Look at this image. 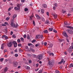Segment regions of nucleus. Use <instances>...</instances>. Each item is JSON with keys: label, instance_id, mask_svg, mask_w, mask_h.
Instances as JSON below:
<instances>
[{"label": "nucleus", "instance_id": "1", "mask_svg": "<svg viewBox=\"0 0 73 73\" xmlns=\"http://www.w3.org/2000/svg\"><path fill=\"white\" fill-rule=\"evenodd\" d=\"M54 64V62L52 60L50 61H48V64L50 66H53Z\"/></svg>", "mask_w": 73, "mask_h": 73}, {"label": "nucleus", "instance_id": "2", "mask_svg": "<svg viewBox=\"0 0 73 73\" xmlns=\"http://www.w3.org/2000/svg\"><path fill=\"white\" fill-rule=\"evenodd\" d=\"M11 26L12 27H15V28H17V27L18 26V25L17 24L16 25L12 21L11 22V23L10 24Z\"/></svg>", "mask_w": 73, "mask_h": 73}, {"label": "nucleus", "instance_id": "3", "mask_svg": "<svg viewBox=\"0 0 73 73\" xmlns=\"http://www.w3.org/2000/svg\"><path fill=\"white\" fill-rule=\"evenodd\" d=\"M12 43H13V42H10L9 43H8L7 44V45L8 47H9L11 48V47H12Z\"/></svg>", "mask_w": 73, "mask_h": 73}, {"label": "nucleus", "instance_id": "4", "mask_svg": "<svg viewBox=\"0 0 73 73\" xmlns=\"http://www.w3.org/2000/svg\"><path fill=\"white\" fill-rule=\"evenodd\" d=\"M37 58L39 60H41V59L42 58V54H40L38 55L37 56Z\"/></svg>", "mask_w": 73, "mask_h": 73}, {"label": "nucleus", "instance_id": "5", "mask_svg": "<svg viewBox=\"0 0 73 73\" xmlns=\"http://www.w3.org/2000/svg\"><path fill=\"white\" fill-rule=\"evenodd\" d=\"M67 31L68 32V33H70V34H72V33H73V31L70 29H67Z\"/></svg>", "mask_w": 73, "mask_h": 73}, {"label": "nucleus", "instance_id": "6", "mask_svg": "<svg viewBox=\"0 0 73 73\" xmlns=\"http://www.w3.org/2000/svg\"><path fill=\"white\" fill-rule=\"evenodd\" d=\"M18 64V63L17 62H15L14 63H13V66L15 68H16L17 66V65Z\"/></svg>", "mask_w": 73, "mask_h": 73}, {"label": "nucleus", "instance_id": "7", "mask_svg": "<svg viewBox=\"0 0 73 73\" xmlns=\"http://www.w3.org/2000/svg\"><path fill=\"white\" fill-rule=\"evenodd\" d=\"M13 43L14 44V47H15V48H16V47H17V42H16L15 41H13Z\"/></svg>", "mask_w": 73, "mask_h": 73}, {"label": "nucleus", "instance_id": "8", "mask_svg": "<svg viewBox=\"0 0 73 73\" xmlns=\"http://www.w3.org/2000/svg\"><path fill=\"white\" fill-rule=\"evenodd\" d=\"M35 16L36 17V19L38 20L41 19V17L38 14H35Z\"/></svg>", "mask_w": 73, "mask_h": 73}, {"label": "nucleus", "instance_id": "9", "mask_svg": "<svg viewBox=\"0 0 73 73\" xmlns=\"http://www.w3.org/2000/svg\"><path fill=\"white\" fill-rule=\"evenodd\" d=\"M42 7L43 8H46L47 7V5L46 4H43L42 5Z\"/></svg>", "mask_w": 73, "mask_h": 73}, {"label": "nucleus", "instance_id": "10", "mask_svg": "<svg viewBox=\"0 0 73 73\" xmlns=\"http://www.w3.org/2000/svg\"><path fill=\"white\" fill-rule=\"evenodd\" d=\"M63 35L64 37H66V38H68V36L66 34V33L65 32L63 33Z\"/></svg>", "mask_w": 73, "mask_h": 73}, {"label": "nucleus", "instance_id": "11", "mask_svg": "<svg viewBox=\"0 0 73 73\" xmlns=\"http://www.w3.org/2000/svg\"><path fill=\"white\" fill-rule=\"evenodd\" d=\"M52 15L53 16L54 19H56L57 17V14L52 13Z\"/></svg>", "mask_w": 73, "mask_h": 73}, {"label": "nucleus", "instance_id": "12", "mask_svg": "<svg viewBox=\"0 0 73 73\" xmlns=\"http://www.w3.org/2000/svg\"><path fill=\"white\" fill-rule=\"evenodd\" d=\"M4 37L6 40H7L8 38V36H6V35H3V36H2V38H4Z\"/></svg>", "mask_w": 73, "mask_h": 73}, {"label": "nucleus", "instance_id": "13", "mask_svg": "<svg viewBox=\"0 0 73 73\" xmlns=\"http://www.w3.org/2000/svg\"><path fill=\"white\" fill-rule=\"evenodd\" d=\"M40 38V35H36V37H35V39L37 40L38 38Z\"/></svg>", "mask_w": 73, "mask_h": 73}, {"label": "nucleus", "instance_id": "14", "mask_svg": "<svg viewBox=\"0 0 73 73\" xmlns=\"http://www.w3.org/2000/svg\"><path fill=\"white\" fill-rule=\"evenodd\" d=\"M64 61V59H62L61 61L59 62L58 63V64H62V62H63V61Z\"/></svg>", "mask_w": 73, "mask_h": 73}, {"label": "nucleus", "instance_id": "15", "mask_svg": "<svg viewBox=\"0 0 73 73\" xmlns=\"http://www.w3.org/2000/svg\"><path fill=\"white\" fill-rule=\"evenodd\" d=\"M28 46H31V47H33L34 46V45L31 43L28 44Z\"/></svg>", "mask_w": 73, "mask_h": 73}, {"label": "nucleus", "instance_id": "16", "mask_svg": "<svg viewBox=\"0 0 73 73\" xmlns=\"http://www.w3.org/2000/svg\"><path fill=\"white\" fill-rule=\"evenodd\" d=\"M69 68H73V64L71 63V64L69 66Z\"/></svg>", "mask_w": 73, "mask_h": 73}, {"label": "nucleus", "instance_id": "17", "mask_svg": "<svg viewBox=\"0 0 73 73\" xmlns=\"http://www.w3.org/2000/svg\"><path fill=\"white\" fill-rule=\"evenodd\" d=\"M64 27H65V25H70L71 24L70 23H64Z\"/></svg>", "mask_w": 73, "mask_h": 73}, {"label": "nucleus", "instance_id": "18", "mask_svg": "<svg viewBox=\"0 0 73 73\" xmlns=\"http://www.w3.org/2000/svg\"><path fill=\"white\" fill-rule=\"evenodd\" d=\"M30 50H31V51H32V52H35V50L33 49V48H32V47H30Z\"/></svg>", "mask_w": 73, "mask_h": 73}, {"label": "nucleus", "instance_id": "19", "mask_svg": "<svg viewBox=\"0 0 73 73\" xmlns=\"http://www.w3.org/2000/svg\"><path fill=\"white\" fill-rule=\"evenodd\" d=\"M8 70V68L7 67H5L4 69V72H6Z\"/></svg>", "mask_w": 73, "mask_h": 73}, {"label": "nucleus", "instance_id": "20", "mask_svg": "<svg viewBox=\"0 0 73 73\" xmlns=\"http://www.w3.org/2000/svg\"><path fill=\"white\" fill-rule=\"evenodd\" d=\"M53 28H49L48 29V30L50 32H52L53 31Z\"/></svg>", "mask_w": 73, "mask_h": 73}, {"label": "nucleus", "instance_id": "21", "mask_svg": "<svg viewBox=\"0 0 73 73\" xmlns=\"http://www.w3.org/2000/svg\"><path fill=\"white\" fill-rule=\"evenodd\" d=\"M44 33H48V31L47 30H45L44 31Z\"/></svg>", "mask_w": 73, "mask_h": 73}, {"label": "nucleus", "instance_id": "22", "mask_svg": "<svg viewBox=\"0 0 73 73\" xmlns=\"http://www.w3.org/2000/svg\"><path fill=\"white\" fill-rule=\"evenodd\" d=\"M16 17V15H13V20H14V19H15V17Z\"/></svg>", "mask_w": 73, "mask_h": 73}, {"label": "nucleus", "instance_id": "23", "mask_svg": "<svg viewBox=\"0 0 73 73\" xmlns=\"http://www.w3.org/2000/svg\"><path fill=\"white\" fill-rule=\"evenodd\" d=\"M1 49H4V45L3 44H1Z\"/></svg>", "mask_w": 73, "mask_h": 73}, {"label": "nucleus", "instance_id": "24", "mask_svg": "<svg viewBox=\"0 0 73 73\" xmlns=\"http://www.w3.org/2000/svg\"><path fill=\"white\" fill-rule=\"evenodd\" d=\"M12 8H13V7H10L8 9V11H10L11 10V9H12Z\"/></svg>", "mask_w": 73, "mask_h": 73}, {"label": "nucleus", "instance_id": "25", "mask_svg": "<svg viewBox=\"0 0 73 73\" xmlns=\"http://www.w3.org/2000/svg\"><path fill=\"white\" fill-rule=\"evenodd\" d=\"M45 23L47 24H48L49 23V20H47L45 22Z\"/></svg>", "mask_w": 73, "mask_h": 73}, {"label": "nucleus", "instance_id": "26", "mask_svg": "<svg viewBox=\"0 0 73 73\" xmlns=\"http://www.w3.org/2000/svg\"><path fill=\"white\" fill-rule=\"evenodd\" d=\"M14 9L15 10H16V11H18V10H19V8H18L17 7H15L14 8Z\"/></svg>", "mask_w": 73, "mask_h": 73}, {"label": "nucleus", "instance_id": "27", "mask_svg": "<svg viewBox=\"0 0 73 73\" xmlns=\"http://www.w3.org/2000/svg\"><path fill=\"white\" fill-rule=\"evenodd\" d=\"M68 51L70 53L71 52H72V50L71 49H68Z\"/></svg>", "mask_w": 73, "mask_h": 73}, {"label": "nucleus", "instance_id": "28", "mask_svg": "<svg viewBox=\"0 0 73 73\" xmlns=\"http://www.w3.org/2000/svg\"><path fill=\"white\" fill-rule=\"evenodd\" d=\"M9 19H10V17H8L6 18V20L7 21H8V20H9Z\"/></svg>", "mask_w": 73, "mask_h": 73}, {"label": "nucleus", "instance_id": "29", "mask_svg": "<svg viewBox=\"0 0 73 73\" xmlns=\"http://www.w3.org/2000/svg\"><path fill=\"white\" fill-rule=\"evenodd\" d=\"M20 39L22 41H24V39L23 37L21 38Z\"/></svg>", "mask_w": 73, "mask_h": 73}, {"label": "nucleus", "instance_id": "30", "mask_svg": "<svg viewBox=\"0 0 73 73\" xmlns=\"http://www.w3.org/2000/svg\"><path fill=\"white\" fill-rule=\"evenodd\" d=\"M52 46H53V44H50L49 46V48H52Z\"/></svg>", "mask_w": 73, "mask_h": 73}, {"label": "nucleus", "instance_id": "31", "mask_svg": "<svg viewBox=\"0 0 73 73\" xmlns=\"http://www.w3.org/2000/svg\"><path fill=\"white\" fill-rule=\"evenodd\" d=\"M41 12H42V13H44V9H42L41 10Z\"/></svg>", "mask_w": 73, "mask_h": 73}, {"label": "nucleus", "instance_id": "32", "mask_svg": "<svg viewBox=\"0 0 73 73\" xmlns=\"http://www.w3.org/2000/svg\"><path fill=\"white\" fill-rule=\"evenodd\" d=\"M40 46V44L39 43H38L37 44L35 45L36 47H37V46Z\"/></svg>", "mask_w": 73, "mask_h": 73}, {"label": "nucleus", "instance_id": "33", "mask_svg": "<svg viewBox=\"0 0 73 73\" xmlns=\"http://www.w3.org/2000/svg\"><path fill=\"white\" fill-rule=\"evenodd\" d=\"M49 55L50 56H54V54L53 53H50Z\"/></svg>", "mask_w": 73, "mask_h": 73}, {"label": "nucleus", "instance_id": "34", "mask_svg": "<svg viewBox=\"0 0 73 73\" xmlns=\"http://www.w3.org/2000/svg\"><path fill=\"white\" fill-rule=\"evenodd\" d=\"M26 69L27 70H29V69H30V67L28 66H27Z\"/></svg>", "mask_w": 73, "mask_h": 73}, {"label": "nucleus", "instance_id": "35", "mask_svg": "<svg viewBox=\"0 0 73 73\" xmlns=\"http://www.w3.org/2000/svg\"><path fill=\"white\" fill-rule=\"evenodd\" d=\"M17 7H18V8H20V4H18L17 5Z\"/></svg>", "mask_w": 73, "mask_h": 73}, {"label": "nucleus", "instance_id": "36", "mask_svg": "<svg viewBox=\"0 0 73 73\" xmlns=\"http://www.w3.org/2000/svg\"><path fill=\"white\" fill-rule=\"evenodd\" d=\"M30 36H29V35H27V38L29 40V39H30Z\"/></svg>", "mask_w": 73, "mask_h": 73}, {"label": "nucleus", "instance_id": "37", "mask_svg": "<svg viewBox=\"0 0 73 73\" xmlns=\"http://www.w3.org/2000/svg\"><path fill=\"white\" fill-rule=\"evenodd\" d=\"M17 42L18 43H19L20 42V40L19 39H18L17 40Z\"/></svg>", "mask_w": 73, "mask_h": 73}, {"label": "nucleus", "instance_id": "38", "mask_svg": "<svg viewBox=\"0 0 73 73\" xmlns=\"http://www.w3.org/2000/svg\"><path fill=\"white\" fill-rule=\"evenodd\" d=\"M55 73H60V72L59 71H58V70H57L55 71Z\"/></svg>", "mask_w": 73, "mask_h": 73}, {"label": "nucleus", "instance_id": "39", "mask_svg": "<svg viewBox=\"0 0 73 73\" xmlns=\"http://www.w3.org/2000/svg\"><path fill=\"white\" fill-rule=\"evenodd\" d=\"M25 12H26V11H28V9L27 8L25 9Z\"/></svg>", "mask_w": 73, "mask_h": 73}, {"label": "nucleus", "instance_id": "40", "mask_svg": "<svg viewBox=\"0 0 73 73\" xmlns=\"http://www.w3.org/2000/svg\"><path fill=\"white\" fill-rule=\"evenodd\" d=\"M62 13H65L66 12V11H64V10H62Z\"/></svg>", "mask_w": 73, "mask_h": 73}, {"label": "nucleus", "instance_id": "41", "mask_svg": "<svg viewBox=\"0 0 73 73\" xmlns=\"http://www.w3.org/2000/svg\"><path fill=\"white\" fill-rule=\"evenodd\" d=\"M12 36V37H13L14 38H16V36L14 35H13Z\"/></svg>", "mask_w": 73, "mask_h": 73}, {"label": "nucleus", "instance_id": "42", "mask_svg": "<svg viewBox=\"0 0 73 73\" xmlns=\"http://www.w3.org/2000/svg\"><path fill=\"white\" fill-rule=\"evenodd\" d=\"M53 32H54L55 33H57V31L55 30H54V29L53 30Z\"/></svg>", "mask_w": 73, "mask_h": 73}, {"label": "nucleus", "instance_id": "43", "mask_svg": "<svg viewBox=\"0 0 73 73\" xmlns=\"http://www.w3.org/2000/svg\"><path fill=\"white\" fill-rule=\"evenodd\" d=\"M38 72H40V73H42V70H40L39 71H38Z\"/></svg>", "mask_w": 73, "mask_h": 73}, {"label": "nucleus", "instance_id": "44", "mask_svg": "<svg viewBox=\"0 0 73 73\" xmlns=\"http://www.w3.org/2000/svg\"><path fill=\"white\" fill-rule=\"evenodd\" d=\"M23 37H24V38H27V35H26V34H25L24 36H23Z\"/></svg>", "mask_w": 73, "mask_h": 73}, {"label": "nucleus", "instance_id": "45", "mask_svg": "<svg viewBox=\"0 0 73 73\" xmlns=\"http://www.w3.org/2000/svg\"><path fill=\"white\" fill-rule=\"evenodd\" d=\"M18 46H21V44L20 43L18 45Z\"/></svg>", "mask_w": 73, "mask_h": 73}, {"label": "nucleus", "instance_id": "46", "mask_svg": "<svg viewBox=\"0 0 73 73\" xmlns=\"http://www.w3.org/2000/svg\"><path fill=\"white\" fill-rule=\"evenodd\" d=\"M15 57H18V54H15Z\"/></svg>", "mask_w": 73, "mask_h": 73}, {"label": "nucleus", "instance_id": "47", "mask_svg": "<svg viewBox=\"0 0 73 73\" xmlns=\"http://www.w3.org/2000/svg\"><path fill=\"white\" fill-rule=\"evenodd\" d=\"M36 41V40H33V41H32V43H34V42H35Z\"/></svg>", "mask_w": 73, "mask_h": 73}, {"label": "nucleus", "instance_id": "48", "mask_svg": "<svg viewBox=\"0 0 73 73\" xmlns=\"http://www.w3.org/2000/svg\"><path fill=\"white\" fill-rule=\"evenodd\" d=\"M1 62H2L3 61V58H2L0 59Z\"/></svg>", "mask_w": 73, "mask_h": 73}, {"label": "nucleus", "instance_id": "49", "mask_svg": "<svg viewBox=\"0 0 73 73\" xmlns=\"http://www.w3.org/2000/svg\"><path fill=\"white\" fill-rule=\"evenodd\" d=\"M5 24H6V25H9V24H8V23L7 22H5Z\"/></svg>", "mask_w": 73, "mask_h": 73}, {"label": "nucleus", "instance_id": "50", "mask_svg": "<svg viewBox=\"0 0 73 73\" xmlns=\"http://www.w3.org/2000/svg\"><path fill=\"white\" fill-rule=\"evenodd\" d=\"M30 20H32V16H31V17H30Z\"/></svg>", "mask_w": 73, "mask_h": 73}, {"label": "nucleus", "instance_id": "51", "mask_svg": "<svg viewBox=\"0 0 73 73\" xmlns=\"http://www.w3.org/2000/svg\"><path fill=\"white\" fill-rule=\"evenodd\" d=\"M42 21H45V19H44V18H42Z\"/></svg>", "mask_w": 73, "mask_h": 73}, {"label": "nucleus", "instance_id": "52", "mask_svg": "<svg viewBox=\"0 0 73 73\" xmlns=\"http://www.w3.org/2000/svg\"><path fill=\"white\" fill-rule=\"evenodd\" d=\"M44 46H46V44H47V43L46 42H44Z\"/></svg>", "mask_w": 73, "mask_h": 73}, {"label": "nucleus", "instance_id": "53", "mask_svg": "<svg viewBox=\"0 0 73 73\" xmlns=\"http://www.w3.org/2000/svg\"><path fill=\"white\" fill-rule=\"evenodd\" d=\"M71 27H70L69 26H67V28H69V29H70Z\"/></svg>", "mask_w": 73, "mask_h": 73}, {"label": "nucleus", "instance_id": "54", "mask_svg": "<svg viewBox=\"0 0 73 73\" xmlns=\"http://www.w3.org/2000/svg\"><path fill=\"white\" fill-rule=\"evenodd\" d=\"M29 64H31V63H32V61L31 60H30L29 61Z\"/></svg>", "mask_w": 73, "mask_h": 73}, {"label": "nucleus", "instance_id": "55", "mask_svg": "<svg viewBox=\"0 0 73 73\" xmlns=\"http://www.w3.org/2000/svg\"><path fill=\"white\" fill-rule=\"evenodd\" d=\"M47 60H48V62H49V61H50V59L49 58H47Z\"/></svg>", "mask_w": 73, "mask_h": 73}, {"label": "nucleus", "instance_id": "56", "mask_svg": "<svg viewBox=\"0 0 73 73\" xmlns=\"http://www.w3.org/2000/svg\"><path fill=\"white\" fill-rule=\"evenodd\" d=\"M42 37H43V36H42V35H40V38H42Z\"/></svg>", "mask_w": 73, "mask_h": 73}, {"label": "nucleus", "instance_id": "57", "mask_svg": "<svg viewBox=\"0 0 73 73\" xmlns=\"http://www.w3.org/2000/svg\"><path fill=\"white\" fill-rule=\"evenodd\" d=\"M58 40H59L60 42H62V40H63V39H58Z\"/></svg>", "mask_w": 73, "mask_h": 73}, {"label": "nucleus", "instance_id": "58", "mask_svg": "<svg viewBox=\"0 0 73 73\" xmlns=\"http://www.w3.org/2000/svg\"><path fill=\"white\" fill-rule=\"evenodd\" d=\"M67 38H66V40L67 42H69V40Z\"/></svg>", "mask_w": 73, "mask_h": 73}, {"label": "nucleus", "instance_id": "59", "mask_svg": "<svg viewBox=\"0 0 73 73\" xmlns=\"http://www.w3.org/2000/svg\"><path fill=\"white\" fill-rule=\"evenodd\" d=\"M46 14H47V16H49V12H47L46 13Z\"/></svg>", "mask_w": 73, "mask_h": 73}, {"label": "nucleus", "instance_id": "60", "mask_svg": "<svg viewBox=\"0 0 73 73\" xmlns=\"http://www.w3.org/2000/svg\"><path fill=\"white\" fill-rule=\"evenodd\" d=\"M36 68H37L38 67V64H36Z\"/></svg>", "mask_w": 73, "mask_h": 73}, {"label": "nucleus", "instance_id": "61", "mask_svg": "<svg viewBox=\"0 0 73 73\" xmlns=\"http://www.w3.org/2000/svg\"><path fill=\"white\" fill-rule=\"evenodd\" d=\"M70 9L72 12H73V8H71Z\"/></svg>", "mask_w": 73, "mask_h": 73}, {"label": "nucleus", "instance_id": "62", "mask_svg": "<svg viewBox=\"0 0 73 73\" xmlns=\"http://www.w3.org/2000/svg\"><path fill=\"white\" fill-rule=\"evenodd\" d=\"M13 35V32L11 31V35Z\"/></svg>", "mask_w": 73, "mask_h": 73}, {"label": "nucleus", "instance_id": "63", "mask_svg": "<svg viewBox=\"0 0 73 73\" xmlns=\"http://www.w3.org/2000/svg\"><path fill=\"white\" fill-rule=\"evenodd\" d=\"M71 15V14H68V16H70Z\"/></svg>", "mask_w": 73, "mask_h": 73}, {"label": "nucleus", "instance_id": "64", "mask_svg": "<svg viewBox=\"0 0 73 73\" xmlns=\"http://www.w3.org/2000/svg\"><path fill=\"white\" fill-rule=\"evenodd\" d=\"M70 29H72L73 30V27H70Z\"/></svg>", "mask_w": 73, "mask_h": 73}]
</instances>
